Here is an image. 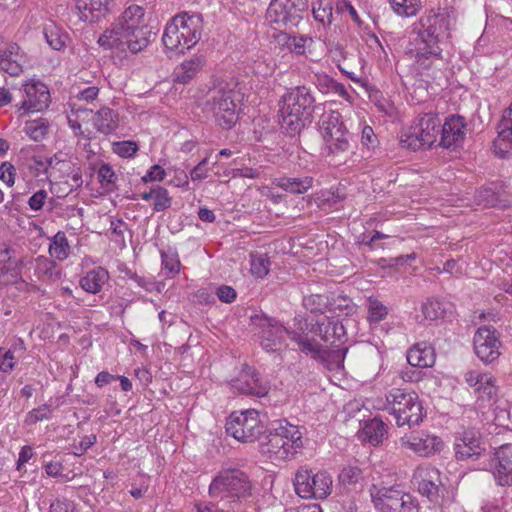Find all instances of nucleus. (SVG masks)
<instances>
[{
    "mask_svg": "<svg viewBox=\"0 0 512 512\" xmlns=\"http://www.w3.org/2000/svg\"><path fill=\"white\" fill-rule=\"evenodd\" d=\"M152 35L145 20V10L139 5L128 6L99 36L98 44L104 50L137 54L148 47Z\"/></svg>",
    "mask_w": 512,
    "mask_h": 512,
    "instance_id": "nucleus-1",
    "label": "nucleus"
},
{
    "mask_svg": "<svg viewBox=\"0 0 512 512\" xmlns=\"http://www.w3.org/2000/svg\"><path fill=\"white\" fill-rule=\"evenodd\" d=\"M454 25L455 18L449 13L433 11L423 15L414 24L419 42L416 45L411 44L407 54L414 59L418 69L428 70L435 61L441 59L440 45L449 42Z\"/></svg>",
    "mask_w": 512,
    "mask_h": 512,
    "instance_id": "nucleus-2",
    "label": "nucleus"
},
{
    "mask_svg": "<svg viewBox=\"0 0 512 512\" xmlns=\"http://www.w3.org/2000/svg\"><path fill=\"white\" fill-rule=\"evenodd\" d=\"M315 98L310 88L289 89L279 100L280 124L291 135L299 133L314 110Z\"/></svg>",
    "mask_w": 512,
    "mask_h": 512,
    "instance_id": "nucleus-3",
    "label": "nucleus"
},
{
    "mask_svg": "<svg viewBox=\"0 0 512 512\" xmlns=\"http://www.w3.org/2000/svg\"><path fill=\"white\" fill-rule=\"evenodd\" d=\"M241 93L228 83H219L209 90L203 111L210 114L223 129H231L239 119Z\"/></svg>",
    "mask_w": 512,
    "mask_h": 512,
    "instance_id": "nucleus-4",
    "label": "nucleus"
},
{
    "mask_svg": "<svg viewBox=\"0 0 512 512\" xmlns=\"http://www.w3.org/2000/svg\"><path fill=\"white\" fill-rule=\"evenodd\" d=\"M202 17L200 14L184 12L174 16L167 23L162 37L169 50L184 53L197 44L201 37Z\"/></svg>",
    "mask_w": 512,
    "mask_h": 512,
    "instance_id": "nucleus-5",
    "label": "nucleus"
},
{
    "mask_svg": "<svg viewBox=\"0 0 512 512\" xmlns=\"http://www.w3.org/2000/svg\"><path fill=\"white\" fill-rule=\"evenodd\" d=\"M385 409L394 416L397 426L418 425L424 417L418 394L408 388H392L386 395Z\"/></svg>",
    "mask_w": 512,
    "mask_h": 512,
    "instance_id": "nucleus-6",
    "label": "nucleus"
},
{
    "mask_svg": "<svg viewBox=\"0 0 512 512\" xmlns=\"http://www.w3.org/2000/svg\"><path fill=\"white\" fill-rule=\"evenodd\" d=\"M263 443V452L275 460H287L303 448V432L300 427L285 421L269 432Z\"/></svg>",
    "mask_w": 512,
    "mask_h": 512,
    "instance_id": "nucleus-7",
    "label": "nucleus"
},
{
    "mask_svg": "<svg viewBox=\"0 0 512 512\" xmlns=\"http://www.w3.org/2000/svg\"><path fill=\"white\" fill-rule=\"evenodd\" d=\"M318 125L326 156H339L349 151L352 134L346 128L338 111H324Z\"/></svg>",
    "mask_w": 512,
    "mask_h": 512,
    "instance_id": "nucleus-8",
    "label": "nucleus"
},
{
    "mask_svg": "<svg viewBox=\"0 0 512 512\" xmlns=\"http://www.w3.org/2000/svg\"><path fill=\"white\" fill-rule=\"evenodd\" d=\"M371 502L379 512H418L419 504L401 485L372 484L369 488Z\"/></svg>",
    "mask_w": 512,
    "mask_h": 512,
    "instance_id": "nucleus-9",
    "label": "nucleus"
},
{
    "mask_svg": "<svg viewBox=\"0 0 512 512\" xmlns=\"http://www.w3.org/2000/svg\"><path fill=\"white\" fill-rule=\"evenodd\" d=\"M252 485L248 476L239 469H226L218 473L209 486L214 498L241 499L250 496Z\"/></svg>",
    "mask_w": 512,
    "mask_h": 512,
    "instance_id": "nucleus-10",
    "label": "nucleus"
},
{
    "mask_svg": "<svg viewBox=\"0 0 512 512\" xmlns=\"http://www.w3.org/2000/svg\"><path fill=\"white\" fill-rule=\"evenodd\" d=\"M250 325L259 334L261 347L269 353L278 352L285 346V336L289 331L278 320L266 314H254L250 317Z\"/></svg>",
    "mask_w": 512,
    "mask_h": 512,
    "instance_id": "nucleus-11",
    "label": "nucleus"
},
{
    "mask_svg": "<svg viewBox=\"0 0 512 512\" xmlns=\"http://www.w3.org/2000/svg\"><path fill=\"white\" fill-rule=\"evenodd\" d=\"M332 477L325 471L313 473L306 468H300L294 479V487L301 498L324 499L332 492Z\"/></svg>",
    "mask_w": 512,
    "mask_h": 512,
    "instance_id": "nucleus-12",
    "label": "nucleus"
},
{
    "mask_svg": "<svg viewBox=\"0 0 512 512\" xmlns=\"http://www.w3.org/2000/svg\"><path fill=\"white\" fill-rule=\"evenodd\" d=\"M440 127L439 117L433 113H426L418 118L417 123L411 127L409 134L401 142L413 150L430 148L439 141Z\"/></svg>",
    "mask_w": 512,
    "mask_h": 512,
    "instance_id": "nucleus-13",
    "label": "nucleus"
},
{
    "mask_svg": "<svg viewBox=\"0 0 512 512\" xmlns=\"http://www.w3.org/2000/svg\"><path fill=\"white\" fill-rule=\"evenodd\" d=\"M226 432L240 442H253L261 433L258 411L234 412L226 422Z\"/></svg>",
    "mask_w": 512,
    "mask_h": 512,
    "instance_id": "nucleus-14",
    "label": "nucleus"
},
{
    "mask_svg": "<svg viewBox=\"0 0 512 512\" xmlns=\"http://www.w3.org/2000/svg\"><path fill=\"white\" fill-rule=\"evenodd\" d=\"M477 357L484 363H492L500 356L501 341L498 331L491 325L478 328L473 339Z\"/></svg>",
    "mask_w": 512,
    "mask_h": 512,
    "instance_id": "nucleus-15",
    "label": "nucleus"
},
{
    "mask_svg": "<svg viewBox=\"0 0 512 512\" xmlns=\"http://www.w3.org/2000/svg\"><path fill=\"white\" fill-rule=\"evenodd\" d=\"M20 109L25 112H40L48 108L50 93L47 86L39 80H28L22 85Z\"/></svg>",
    "mask_w": 512,
    "mask_h": 512,
    "instance_id": "nucleus-16",
    "label": "nucleus"
},
{
    "mask_svg": "<svg viewBox=\"0 0 512 512\" xmlns=\"http://www.w3.org/2000/svg\"><path fill=\"white\" fill-rule=\"evenodd\" d=\"M400 445L421 457H428L439 452L442 449L443 442L436 435L412 432L400 438Z\"/></svg>",
    "mask_w": 512,
    "mask_h": 512,
    "instance_id": "nucleus-17",
    "label": "nucleus"
},
{
    "mask_svg": "<svg viewBox=\"0 0 512 512\" xmlns=\"http://www.w3.org/2000/svg\"><path fill=\"white\" fill-rule=\"evenodd\" d=\"M454 450L455 456L459 460L481 455L485 448L480 432L476 429H465L458 432L455 437Z\"/></svg>",
    "mask_w": 512,
    "mask_h": 512,
    "instance_id": "nucleus-18",
    "label": "nucleus"
},
{
    "mask_svg": "<svg viewBox=\"0 0 512 512\" xmlns=\"http://www.w3.org/2000/svg\"><path fill=\"white\" fill-rule=\"evenodd\" d=\"M466 135V123L463 117L452 115L441 124L438 146L455 148L460 145Z\"/></svg>",
    "mask_w": 512,
    "mask_h": 512,
    "instance_id": "nucleus-19",
    "label": "nucleus"
},
{
    "mask_svg": "<svg viewBox=\"0 0 512 512\" xmlns=\"http://www.w3.org/2000/svg\"><path fill=\"white\" fill-rule=\"evenodd\" d=\"M493 477L500 486L512 485V444L500 446L494 453Z\"/></svg>",
    "mask_w": 512,
    "mask_h": 512,
    "instance_id": "nucleus-20",
    "label": "nucleus"
},
{
    "mask_svg": "<svg viewBox=\"0 0 512 512\" xmlns=\"http://www.w3.org/2000/svg\"><path fill=\"white\" fill-rule=\"evenodd\" d=\"M413 477L418 484L419 493L436 502L441 485L439 471L431 466H421L416 469Z\"/></svg>",
    "mask_w": 512,
    "mask_h": 512,
    "instance_id": "nucleus-21",
    "label": "nucleus"
},
{
    "mask_svg": "<svg viewBox=\"0 0 512 512\" xmlns=\"http://www.w3.org/2000/svg\"><path fill=\"white\" fill-rule=\"evenodd\" d=\"M475 201L478 205L485 208H506L510 204L505 186L498 182L490 183L489 185L479 189L476 192Z\"/></svg>",
    "mask_w": 512,
    "mask_h": 512,
    "instance_id": "nucleus-22",
    "label": "nucleus"
},
{
    "mask_svg": "<svg viewBox=\"0 0 512 512\" xmlns=\"http://www.w3.org/2000/svg\"><path fill=\"white\" fill-rule=\"evenodd\" d=\"M26 63V54L16 43H10L0 49V67L11 76L19 75Z\"/></svg>",
    "mask_w": 512,
    "mask_h": 512,
    "instance_id": "nucleus-23",
    "label": "nucleus"
},
{
    "mask_svg": "<svg viewBox=\"0 0 512 512\" xmlns=\"http://www.w3.org/2000/svg\"><path fill=\"white\" fill-rule=\"evenodd\" d=\"M233 388L239 393L256 397H264L269 392V385L258 373L254 371L243 372L237 380L233 382Z\"/></svg>",
    "mask_w": 512,
    "mask_h": 512,
    "instance_id": "nucleus-24",
    "label": "nucleus"
},
{
    "mask_svg": "<svg viewBox=\"0 0 512 512\" xmlns=\"http://www.w3.org/2000/svg\"><path fill=\"white\" fill-rule=\"evenodd\" d=\"M296 8L291 0H271L266 17L271 23L287 25L296 19Z\"/></svg>",
    "mask_w": 512,
    "mask_h": 512,
    "instance_id": "nucleus-25",
    "label": "nucleus"
},
{
    "mask_svg": "<svg viewBox=\"0 0 512 512\" xmlns=\"http://www.w3.org/2000/svg\"><path fill=\"white\" fill-rule=\"evenodd\" d=\"M111 0H76L75 7L79 18L87 22H96L109 10Z\"/></svg>",
    "mask_w": 512,
    "mask_h": 512,
    "instance_id": "nucleus-26",
    "label": "nucleus"
},
{
    "mask_svg": "<svg viewBox=\"0 0 512 512\" xmlns=\"http://www.w3.org/2000/svg\"><path fill=\"white\" fill-rule=\"evenodd\" d=\"M407 362L414 367H432L435 363L433 347L427 342L415 344L407 352Z\"/></svg>",
    "mask_w": 512,
    "mask_h": 512,
    "instance_id": "nucleus-27",
    "label": "nucleus"
},
{
    "mask_svg": "<svg viewBox=\"0 0 512 512\" xmlns=\"http://www.w3.org/2000/svg\"><path fill=\"white\" fill-rule=\"evenodd\" d=\"M109 280V273L103 267H97L88 271L81 279V288L91 294L99 293Z\"/></svg>",
    "mask_w": 512,
    "mask_h": 512,
    "instance_id": "nucleus-28",
    "label": "nucleus"
},
{
    "mask_svg": "<svg viewBox=\"0 0 512 512\" xmlns=\"http://www.w3.org/2000/svg\"><path fill=\"white\" fill-rule=\"evenodd\" d=\"M205 58L202 55L193 56L191 59L184 61L175 72L174 82L187 84L202 69Z\"/></svg>",
    "mask_w": 512,
    "mask_h": 512,
    "instance_id": "nucleus-29",
    "label": "nucleus"
},
{
    "mask_svg": "<svg viewBox=\"0 0 512 512\" xmlns=\"http://www.w3.org/2000/svg\"><path fill=\"white\" fill-rule=\"evenodd\" d=\"M386 424L378 418L366 421L360 431V438L372 445H378L384 439L387 429Z\"/></svg>",
    "mask_w": 512,
    "mask_h": 512,
    "instance_id": "nucleus-30",
    "label": "nucleus"
},
{
    "mask_svg": "<svg viewBox=\"0 0 512 512\" xmlns=\"http://www.w3.org/2000/svg\"><path fill=\"white\" fill-rule=\"evenodd\" d=\"M93 124L100 133L111 134L118 127V114L111 108L103 107L94 115Z\"/></svg>",
    "mask_w": 512,
    "mask_h": 512,
    "instance_id": "nucleus-31",
    "label": "nucleus"
},
{
    "mask_svg": "<svg viewBox=\"0 0 512 512\" xmlns=\"http://www.w3.org/2000/svg\"><path fill=\"white\" fill-rule=\"evenodd\" d=\"M314 179L310 176L304 177H280L275 180V184L286 192L292 194H302L307 192L313 186Z\"/></svg>",
    "mask_w": 512,
    "mask_h": 512,
    "instance_id": "nucleus-32",
    "label": "nucleus"
},
{
    "mask_svg": "<svg viewBox=\"0 0 512 512\" xmlns=\"http://www.w3.org/2000/svg\"><path fill=\"white\" fill-rule=\"evenodd\" d=\"M289 338L299 346L301 352L310 355L313 359L318 360L319 357H324L322 346L314 339L308 338L307 335L291 331Z\"/></svg>",
    "mask_w": 512,
    "mask_h": 512,
    "instance_id": "nucleus-33",
    "label": "nucleus"
},
{
    "mask_svg": "<svg viewBox=\"0 0 512 512\" xmlns=\"http://www.w3.org/2000/svg\"><path fill=\"white\" fill-rule=\"evenodd\" d=\"M48 252L53 259L58 261H64L69 257L70 245L64 232L58 231L50 239Z\"/></svg>",
    "mask_w": 512,
    "mask_h": 512,
    "instance_id": "nucleus-34",
    "label": "nucleus"
},
{
    "mask_svg": "<svg viewBox=\"0 0 512 512\" xmlns=\"http://www.w3.org/2000/svg\"><path fill=\"white\" fill-rule=\"evenodd\" d=\"M446 303L436 298H429L421 305L423 320L432 322L443 318L447 311Z\"/></svg>",
    "mask_w": 512,
    "mask_h": 512,
    "instance_id": "nucleus-35",
    "label": "nucleus"
},
{
    "mask_svg": "<svg viewBox=\"0 0 512 512\" xmlns=\"http://www.w3.org/2000/svg\"><path fill=\"white\" fill-rule=\"evenodd\" d=\"M481 379L484 380V382L477 386L474 390L475 394L481 406L490 405L496 400L497 387L494 384L492 376L481 377Z\"/></svg>",
    "mask_w": 512,
    "mask_h": 512,
    "instance_id": "nucleus-36",
    "label": "nucleus"
},
{
    "mask_svg": "<svg viewBox=\"0 0 512 512\" xmlns=\"http://www.w3.org/2000/svg\"><path fill=\"white\" fill-rule=\"evenodd\" d=\"M35 272L39 277H46L49 280H58L61 277L57 264L44 256L36 258Z\"/></svg>",
    "mask_w": 512,
    "mask_h": 512,
    "instance_id": "nucleus-37",
    "label": "nucleus"
},
{
    "mask_svg": "<svg viewBox=\"0 0 512 512\" xmlns=\"http://www.w3.org/2000/svg\"><path fill=\"white\" fill-rule=\"evenodd\" d=\"M317 85L323 93H333L346 100L350 97L346 87L342 83L337 82L327 75L319 76L317 79Z\"/></svg>",
    "mask_w": 512,
    "mask_h": 512,
    "instance_id": "nucleus-38",
    "label": "nucleus"
},
{
    "mask_svg": "<svg viewBox=\"0 0 512 512\" xmlns=\"http://www.w3.org/2000/svg\"><path fill=\"white\" fill-rule=\"evenodd\" d=\"M347 348L344 349H323L324 357H319L317 361L321 362L329 370H339L343 367V361Z\"/></svg>",
    "mask_w": 512,
    "mask_h": 512,
    "instance_id": "nucleus-39",
    "label": "nucleus"
},
{
    "mask_svg": "<svg viewBox=\"0 0 512 512\" xmlns=\"http://www.w3.org/2000/svg\"><path fill=\"white\" fill-rule=\"evenodd\" d=\"M498 128L499 141L506 143L512 148V103L504 111Z\"/></svg>",
    "mask_w": 512,
    "mask_h": 512,
    "instance_id": "nucleus-40",
    "label": "nucleus"
},
{
    "mask_svg": "<svg viewBox=\"0 0 512 512\" xmlns=\"http://www.w3.org/2000/svg\"><path fill=\"white\" fill-rule=\"evenodd\" d=\"M44 35L49 46L54 50H62L66 46L67 35L51 24L44 28Z\"/></svg>",
    "mask_w": 512,
    "mask_h": 512,
    "instance_id": "nucleus-41",
    "label": "nucleus"
},
{
    "mask_svg": "<svg viewBox=\"0 0 512 512\" xmlns=\"http://www.w3.org/2000/svg\"><path fill=\"white\" fill-rule=\"evenodd\" d=\"M395 13L400 16H414L421 8L420 0H390Z\"/></svg>",
    "mask_w": 512,
    "mask_h": 512,
    "instance_id": "nucleus-42",
    "label": "nucleus"
},
{
    "mask_svg": "<svg viewBox=\"0 0 512 512\" xmlns=\"http://www.w3.org/2000/svg\"><path fill=\"white\" fill-rule=\"evenodd\" d=\"M313 16L323 25H330L333 20V7L329 0H318L313 6Z\"/></svg>",
    "mask_w": 512,
    "mask_h": 512,
    "instance_id": "nucleus-43",
    "label": "nucleus"
},
{
    "mask_svg": "<svg viewBox=\"0 0 512 512\" xmlns=\"http://www.w3.org/2000/svg\"><path fill=\"white\" fill-rule=\"evenodd\" d=\"M251 273L257 278H264L270 271V261L266 254H251Z\"/></svg>",
    "mask_w": 512,
    "mask_h": 512,
    "instance_id": "nucleus-44",
    "label": "nucleus"
},
{
    "mask_svg": "<svg viewBox=\"0 0 512 512\" xmlns=\"http://www.w3.org/2000/svg\"><path fill=\"white\" fill-rule=\"evenodd\" d=\"M153 210L156 212L165 211L170 208L172 198L166 188L155 185L153 186Z\"/></svg>",
    "mask_w": 512,
    "mask_h": 512,
    "instance_id": "nucleus-45",
    "label": "nucleus"
},
{
    "mask_svg": "<svg viewBox=\"0 0 512 512\" xmlns=\"http://www.w3.org/2000/svg\"><path fill=\"white\" fill-rule=\"evenodd\" d=\"M368 320L371 323L382 321L388 314V308L377 298L369 297L367 300Z\"/></svg>",
    "mask_w": 512,
    "mask_h": 512,
    "instance_id": "nucleus-46",
    "label": "nucleus"
},
{
    "mask_svg": "<svg viewBox=\"0 0 512 512\" xmlns=\"http://www.w3.org/2000/svg\"><path fill=\"white\" fill-rule=\"evenodd\" d=\"M24 132L34 141L42 140L48 132V123L44 119L27 123Z\"/></svg>",
    "mask_w": 512,
    "mask_h": 512,
    "instance_id": "nucleus-47",
    "label": "nucleus"
},
{
    "mask_svg": "<svg viewBox=\"0 0 512 512\" xmlns=\"http://www.w3.org/2000/svg\"><path fill=\"white\" fill-rule=\"evenodd\" d=\"M304 307L315 313H324L328 305V297L321 294H311L303 298Z\"/></svg>",
    "mask_w": 512,
    "mask_h": 512,
    "instance_id": "nucleus-48",
    "label": "nucleus"
},
{
    "mask_svg": "<svg viewBox=\"0 0 512 512\" xmlns=\"http://www.w3.org/2000/svg\"><path fill=\"white\" fill-rule=\"evenodd\" d=\"M52 417V410L50 409V406L47 404H44L38 408H35L31 410L27 416L25 422L28 425L35 424L42 420H49Z\"/></svg>",
    "mask_w": 512,
    "mask_h": 512,
    "instance_id": "nucleus-49",
    "label": "nucleus"
},
{
    "mask_svg": "<svg viewBox=\"0 0 512 512\" xmlns=\"http://www.w3.org/2000/svg\"><path fill=\"white\" fill-rule=\"evenodd\" d=\"M138 151V145L134 141H119L113 143V152L123 158H131Z\"/></svg>",
    "mask_w": 512,
    "mask_h": 512,
    "instance_id": "nucleus-50",
    "label": "nucleus"
},
{
    "mask_svg": "<svg viewBox=\"0 0 512 512\" xmlns=\"http://www.w3.org/2000/svg\"><path fill=\"white\" fill-rule=\"evenodd\" d=\"M362 479V471L357 466H347L339 474V480L343 484H356Z\"/></svg>",
    "mask_w": 512,
    "mask_h": 512,
    "instance_id": "nucleus-51",
    "label": "nucleus"
},
{
    "mask_svg": "<svg viewBox=\"0 0 512 512\" xmlns=\"http://www.w3.org/2000/svg\"><path fill=\"white\" fill-rule=\"evenodd\" d=\"M98 179L103 187H109L115 183L116 175L112 167L108 164H103L98 170Z\"/></svg>",
    "mask_w": 512,
    "mask_h": 512,
    "instance_id": "nucleus-52",
    "label": "nucleus"
},
{
    "mask_svg": "<svg viewBox=\"0 0 512 512\" xmlns=\"http://www.w3.org/2000/svg\"><path fill=\"white\" fill-rule=\"evenodd\" d=\"M162 265L170 274H177L180 271V261L175 254L161 253Z\"/></svg>",
    "mask_w": 512,
    "mask_h": 512,
    "instance_id": "nucleus-53",
    "label": "nucleus"
},
{
    "mask_svg": "<svg viewBox=\"0 0 512 512\" xmlns=\"http://www.w3.org/2000/svg\"><path fill=\"white\" fill-rule=\"evenodd\" d=\"M67 157V154L63 152H57L53 156L46 158V174H48L49 177L57 178V175H55V169Z\"/></svg>",
    "mask_w": 512,
    "mask_h": 512,
    "instance_id": "nucleus-54",
    "label": "nucleus"
},
{
    "mask_svg": "<svg viewBox=\"0 0 512 512\" xmlns=\"http://www.w3.org/2000/svg\"><path fill=\"white\" fill-rule=\"evenodd\" d=\"M75 510V503L66 498H58L50 505V512H75Z\"/></svg>",
    "mask_w": 512,
    "mask_h": 512,
    "instance_id": "nucleus-55",
    "label": "nucleus"
},
{
    "mask_svg": "<svg viewBox=\"0 0 512 512\" xmlns=\"http://www.w3.org/2000/svg\"><path fill=\"white\" fill-rule=\"evenodd\" d=\"M166 175L165 170L160 165H153L147 173L142 177L144 183L147 182H161Z\"/></svg>",
    "mask_w": 512,
    "mask_h": 512,
    "instance_id": "nucleus-56",
    "label": "nucleus"
},
{
    "mask_svg": "<svg viewBox=\"0 0 512 512\" xmlns=\"http://www.w3.org/2000/svg\"><path fill=\"white\" fill-rule=\"evenodd\" d=\"M216 295L220 301L232 303L236 299L237 293L231 286L222 285L217 288Z\"/></svg>",
    "mask_w": 512,
    "mask_h": 512,
    "instance_id": "nucleus-57",
    "label": "nucleus"
},
{
    "mask_svg": "<svg viewBox=\"0 0 512 512\" xmlns=\"http://www.w3.org/2000/svg\"><path fill=\"white\" fill-rule=\"evenodd\" d=\"M0 179L8 186H13L15 182V168L9 163H3L0 166Z\"/></svg>",
    "mask_w": 512,
    "mask_h": 512,
    "instance_id": "nucleus-58",
    "label": "nucleus"
},
{
    "mask_svg": "<svg viewBox=\"0 0 512 512\" xmlns=\"http://www.w3.org/2000/svg\"><path fill=\"white\" fill-rule=\"evenodd\" d=\"M48 194L45 190H39L34 193L28 200L30 209L34 211L41 210Z\"/></svg>",
    "mask_w": 512,
    "mask_h": 512,
    "instance_id": "nucleus-59",
    "label": "nucleus"
},
{
    "mask_svg": "<svg viewBox=\"0 0 512 512\" xmlns=\"http://www.w3.org/2000/svg\"><path fill=\"white\" fill-rule=\"evenodd\" d=\"M66 177H71L72 180V184L69 185V191L78 189L83 184L82 171L77 164L74 165Z\"/></svg>",
    "mask_w": 512,
    "mask_h": 512,
    "instance_id": "nucleus-60",
    "label": "nucleus"
},
{
    "mask_svg": "<svg viewBox=\"0 0 512 512\" xmlns=\"http://www.w3.org/2000/svg\"><path fill=\"white\" fill-rule=\"evenodd\" d=\"M330 332L332 333L333 337L340 339L341 336L344 334V327L342 324H340L338 322H329L325 329V334L323 336V339L325 341L330 340V337H329Z\"/></svg>",
    "mask_w": 512,
    "mask_h": 512,
    "instance_id": "nucleus-61",
    "label": "nucleus"
},
{
    "mask_svg": "<svg viewBox=\"0 0 512 512\" xmlns=\"http://www.w3.org/2000/svg\"><path fill=\"white\" fill-rule=\"evenodd\" d=\"M207 159L204 158L197 166L190 172V177L193 181L203 180L207 177Z\"/></svg>",
    "mask_w": 512,
    "mask_h": 512,
    "instance_id": "nucleus-62",
    "label": "nucleus"
},
{
    "mask_svg": "<svg viewBox=\"0 0 512 512\" xmlns=\"http://www.w3.org/2000/svg\"><path fill=\"white\" fill-rule=\"evenodd\" d=\"M306 42H307L306 38L293 37L288 42V46L293 53L302 55L305 53Z\"/></svg>",
    "mask_w": 512,
    "mask_h": 512,
    "instance_id": "nucleus-63",
    "label": "nucleus"
},
{
    "mask_svg": "<svg viewBox=\"0 0 512 512\" xmlns=\"http://www.w3.org/2000/svg\"><path fill=\"white\" fill-rule=\"evenodd\" d=\"M2 361L0 362V371H3V372H9L11 371L14 366H15V363H14V355H13V352L8 350V351H5L2 355Z\"/></svg>",
    "mask_w": 512,
    "mask_h": 512,
    "instance_id": "nucleus-64",
    "label": "nucleus"
}]
</instances>
